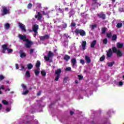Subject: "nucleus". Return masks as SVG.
<instances>
[{
	"instance_id": "52",
	"label": "nucleus",
	"mask_w": 124,
	"mask_h": 124,
	"mask_svg": "<svg viewBox=\"0 0 124 124\" xmlns=\"http://www.w3.org/2000/svg\"><path fill=\"white\" fill-rule=\"evenodd\" d=\"M106 32V29L102 28V33H104Z\"/></svg>"
},
{
	"instance_id": "26",
	"label": "nucleus",
	"mask_w": 124,
	"mask_h": 124,
	"mask_svg": "<svg viewBox=\"0 0 124 124\" xmlns=\"http://www.w3.org/2000/svg\"><path fill=\"white\" fill-rule=\"evenodd\" d=\"M95 44H96V40H93L91 44V48H93L94 47Z\"/></svg>"
},
{
	"instance_id": "43",
	"label": "nucleus",
	"mask_w": 124,
	"mask_h": 124,
	"mask_svg": "<svg viewBox=\"0 0 124 124\" xmlns=\"http://www.w3.org/2000/svg\"><path fill=\"white\" fill-rule=\"evenodd\" d=\"M20 57L21 58H25V57H26V54L24 53H21L20 54Z\"/></svg>"
},
{
	"instance_id": "61",
	"label": "nucleus",
	"mask_w": 124,
	"mask_h": 124,
	"mask_svg": "<svg viewBox=\"0 0 124 124\" xmlns=\"http://www.w3.org/2000/svg\"><path fill=\"white\" fill-rule=\"evenodd\" d=\"M16 69H18L19 68V65H18V64H16Z\"/></svg>"
},
{
	"instance_id": "14",
	"label": "nucleus",
	"mask_w": 124,
	"mask_h": 124,
	"mask_svg": "<svg viewBox=\"0 0 124 124\" xmlns=\"http://www.w3.org/2000/svg\"><path fill=\"white\" fill-rule=\"evenodd\" d=\"M71 62L72 63V66L73 68H76V67H77V61H76V59H72Z\"/></svg>"
},
{
	"instance_id": "51",
	"label": "nucleus",
	"mask_w": 124,
	"mask_h": 124,
	"mask_svg": "<svg viewBox=\"0 0 124 124\" xmlns=\"http://www.w3.org/2000/svg\"><path fill=\"white\" fill-rule=\"evenodd\" d=\"M25 124H31V120H27Z\"/></svg>"
},
{
	"instance_id": "63",
	"label": "nucleus",
	"mask_w": 124,
	"mask_h": 124,
	"mask_svg": "<svg viewBox=\"0 0 124 124\" xmlns=\"http://www.w3.org/2000/svg\"><path fill=\"white\" fill-rule=\"evenodd\" d=\"M70 115H73L74 114V112H73L72 111H70Z\"/></svg>"
},
{
	"instance_id": "27",
	"label": "nucleus",
	"mask_w": 124,
	"mask_h": 124,
	"mask_svg": "<svg viewBox=\"0 0 124 124\" xmlns=\"http://www.w3.org/2000/svg\"><path fill=\"white\" fill-rule=\"evenodd\" d=\"M117 48H122V47H124V44L121 43H117Z\"/></svg>"
},
{
	"instance_id": "37",
	"label": "nucleus",
	"mask_w": 124,
	"mask_h": 124,
	"mask_svg": "<svg viewBox=\"0 0 124 124\" xmlns=\"http://www.w3.org/2000/svg\"><path fill=\"white\" fill-rule=\"evenodd\" d=\"M69 59H70V57H69V56L68 55H65L64 57V60H65L66 61H68Z\"/></svg>"
},
{
	"instance_id": "10",
	"label": "nucleus",
	"mask_w": 124,
	"mask_h": 124,
	"mask_svg": "<svg viewBox=\"0 0 124 124\" xmlns=\"http://www.w3.org/2000/svg\"><path fill=\"white\" fill-rule=\"evenodd\" d=\"M112 51L113 53H116L118 57H122L123 53L119 49H117L116 47H112Z\"/></svg>"
},
{
	"instance_id": "18",
	"label": "nucleus",
	"mask_w": 124,
	"mask_h": 124,
	"mask_svg": "<svg viewBox=\"0 0 124 124\" xmlns=\"http://www.w3.org/2000/svg\"><path fill=\"white\" fill-rule=\"evenodd\" d=\"M31 119H32V124H39L38 123V121H37V120H36V119L34 120V116H32Z\"/></svg>"
},
{
	"instance_id": "6",
	"label": "nucleus",
	"mask_w": 124,
	"mask_h": 124,
	"mask_svg": "<svg viewBox=\"0 0 124 124\" xmlns=\"http://www.w3.org/2000/svg\"><path fill=\"white\" fill-rule=\"evenodd\" d=\"M1 12V15H2V16H4V15H6V14H9V9H8L6 6L2 7Z\"/></svg>"
},
{
	"instance_id": "19",
	"label": "nucleus",
	"mask_w": 124,
	"mask_h": 124,
	"mask_svg": "<svg viewBox=\"0 0 124 124\" xmlns=\"http://www.w3.org/2000/svg\"><path fill=\"white\" fill-rule=\"evenodd\" d=\"M98 16L100 17L102 19H103V20L105 19V18H106V16H105V15L103 13H101V14H98Z\"/></svg>"
},
{
	"instance_id": "5",
	"label": "nucleus",
	"mask_w": 124,
	"mask_h": 124,
	"mask_svg": "<svg viewBox=\"0 0 124 124\" xmlns=\"http://www.w3.org/2000/svg\"><path fill=\"white\" fill-rule=\"evenodd\" d=\"M38 29H39L38 25L34 24L33 25L32 32L33 31L34 32V34H33L34 37H35L36 35H37V33H38V32H37V31H38Z\"/></svg>"
},
{
	"instance_id": "7",
	"label": "nucleus",
	"mask_w": 124,
	"mask_h": 124,
	"mask_svg": "<svg viewBox=\"0 0 124 124\" xmlns=\"http://www.w3.org/2000/svg\"><path fill=\"white\" fill-rule=\"evenodd\" d=\"M44 59L46 62H49V61H50V59H51L52 57L54 56V54L52 52L49 51L47 56L45 55V54H44Z\"/></svg>"
},
{
	"instance_id": "13",
	"label": "nucleus",
	"mask_w": 124,
	"mask_h": 124,
	"mask_svg": "<svg viewBox=\"0 0 124 124\" xmlns=\"http://www.w3.org/2000/svg\"><path fill=\"white\" fill-rule=\"evenodd\" d=\"M17 24L19 29H20L22 31H24V32L27 31V30H26V26L25 25L21 22H18Z\"/></svg>"
},
{
	"instance_id": "15",
	"label": "nucleus",
	"mask_w": 124,
	"mask_h": 124,
	"mask_svg": "<svg viewBox=\"0 0 124 124\" xmlns=\"http://www.w3.org/2000/svg\"><path fill=\"white\" fill-rule=\"evenodd\" d=\"M40 40L41 41H43L44 40H47L50 38V35L49 34H46L43 36L39 37Z\"/></svg>"
},
{
	"instance_id": "42",
	"label": "nucleus",
	"mask_w": 124,
	"mask_h": 124,
	"mask_svg": "<svg viewBox=\"0 0 124 124\" xmlns=\"http://www.w3.org/2000/svg\"><path fill=\"white\" fill-rule=\"evenodd\" d=\"M33 49H31V54H32V55H34V58H36V53L33 52Z\"/></svg>"
},
{
	"instance_id": "4",
	"label": "nucleus",
	"mask_w": 124,
	"mask_h": 124,
	"mask_svg": "<svg viewBox=\"0 0 124 124\" xmlns=\"http://www.w3.org/2000/svg\"><path fill=\"white\" fill-rule=\"evenodd\" d=\"M67 28V24L65 23H63L62 26H57L55 28V33H60L61 31H62V29H66Z\"/></svg>"
},
{
	"instance_id": "45",
	"label": "nucleus",
	"mask_w": 124,
	"mask_h": 124,
	"mask_svg": "<svg viewBox=\"0 0 124 124\" xmlns=\"http://www.w3.org/2000/svg\"><path fill=\"white\" fill-rule=\"evenodd\" d=\"M21 86L24 90L27 89V86H26L25 84H21Z\"/></svg>"
},
{
	"instance_id": "60",
	"label": "nucleus",
	"mask_w": 124,
	"mask_h": 124,
	"mask_svg": "<svg viewBox=\"0 0 124 124\" xmlns=\"http://www.w3.org/2000/svg\"><path fill=\"white\" fill-rule=\"evenodd\" d=\"M64 36L65 37H66V38H68V37H69V36L67 34H64Z\"/></svg>"
},
{
	"instance_id": "41",
	"label": "nucleus",
	"mask_w": 124,
	"mask_h": 124,
	"mask_svg": "<svg viewBox=\"0 0 124 124\" xmlns=\"http://www.w3.org/2000/svg\"><path fill=\"white\" fill-rule=\"evenodd\" d=\"M76 26V24H75V23L72 22L70 25V27L72 28H74V27H75Z\"/></svg>"
},
{
	"instance_id": "49",
	"label": "nucleus",
	"mask_w": 124,
	"mask_h": 124,
	"mask_svg": "<svg viewBox=\"0 0 124 124\" xmlns=\"http://www.w3.org/2000/svg\"><path fill=\"white\" fill-rule=\"evenodd\" d=\"M107 37H108V38H110V37H111V36H112V34L111 33H107Z\"/></svg>"
},
{
	"instance_id": "16",
	"label": "nucleus",
	"mask_w": 124,
	"mask_h": 124,
	"mask_svg": "<svg viewBox=\"0 0 124 124\" xmlns=\"http://www.w3.org/2000/svg\"><path fill=\"white\" fill-rule=\"evenodd\" d=\"M86 46H87V42L86 41H82L81 45L79 46V48L82 49V50H86Z\"/></svg>"
},
{
	"instance_id": "33",
	"label": "nucleus",
	"mask_w": 124,
	"mask_h": 124,
	"mask_svg": "<svg viewBox=\"0 0 124 124\" xmlns=\"http://www.w3.org/2000/svg\"><path fill=\"white\" fill-rule=\"evenodd\" d=\"M96 26H97L96 24H94V25H90V29H91V30H94V29L96 28Z\"/></svg>"
},
{
	"instance_id": "53",
	"label": "nucleus",
	"mask_w": 124,
	"mask_h": 124,
	"mask_svg": "<svg viewBox=\"0 0 124 124\" xmlns=\"http://www.w3.org/2000/svg\"><path fill=\"white\" fill-rule=\"evenodd\" d=\"M27 8L28 9H31V3L28 4Z\"/></svg>"
},
{
	"instance_id": "36",
	"label": "nucleus",
	"mask_w": 124,
	"mask_h": 124,
	"mask_svg": "<svg viewBox=\"0 0 124 124\" xmlns=\"http://www.w3.org/2000/svg\"><path fill=\"white\" fill-rule=\"evenodd\" d=\"M2 104H4V105H8V102L5 100H3L2 101Z\"/></svg>"
},
{
	"instance_id": "3",
	"label": "nucleus",
	"mask_w": 124,
	"mask_h": 124,
	"mask_svg": "<svg viewBox=\"0 0 124 124\" xmlns=\"http://www.w3.org/2000/svg\"><path fill=\"white\" fill-rule=\"evenodd\" d=\"M18 37L20 38V40H23L24 42H26L25 44V47H26V48H30V47L31 46V41L27 39V36H26V35L19 34Z\"/></svg>"
},
{
	"instance_id": "31",
	"label": "nucleus",
	"mask_w": 124,
	"mask_h": 124,
	"mask_svg": "<svg viewBox=\"0 0 124 124\" xmlns=\"http://www.w3.org/2000/svg\"><path fill=\"white\" fill-rule=\"evenodd\" d=\"M11 110V106L7 107L5 109V111L6 112V113H8V112H10Z\"/></svg>"
},
{
	"instance_id": "38",
	"label": "nucleus",
	"mask_w": 124,
	"mask_h": 124,
	"mask_svg": "<svg viewBox=\"0 0 124 124\" xmlns=\"http://www.w3.org/2000/svg\"><path fill=\"white\" fill-rule=\"evenodd\" d=\"M103 42L104 44H107L108 43V40H107V38H105L103 40Z\"/></svg>"
},
{
	"instance_id": "12",
	"label": "nucleus",
	"mask_w": 124,
	"mask_h": 124,
	"mask_svg": "<svg viewBox=\"0 0 124 124\" xmlns=\"http://www.w3.org/2000/svg\"><path fill=\"white\" fill-rule=\"evenodd\" d=\"M32 2L33 3V8H35V9H40L41 8V4L39 3H35V0H32Z\"/></svg>"
},
{
	"instance_id": "9",
	"label": "nucleus",
	"mask_w": 124,
	"mask_h": 124,
	"mask_svg": "<svg viewBox=\"0 0 124 124\" xmlns=\"http://www.w3.org/2000/svg\"><path fill=\"white\" fill-rule=\"evenodd\" d=\"M61 73H62V69H58L57 70L55 71V81H58L59 79H60Z\"/></svg>"
},
{
	"instance_id": "57",
	"label": "nucleus",
	"mask_w": 124,
	"mask_h": 124,
	"mask_svg": "<svg viewBox=\"0 0 124 124\" xmlns=\"http://www.w3.org/2000/svg\"><path fill=\"white\" fill-rule=\"evenodd\" d=\"M63 45L64 47H67V42H65L63 43Z\"/></svg>"
},
{
	"instance_id": "34",
	"label": "nucleus",
	"mask_w": 124,
	"mask_h": 124,
	"mask_svg": "<svg viewBox=\"0 0 124 124\" xmlns=\"http://www.w3.org/2000/svg\"><path fill=\"white\" fill-rule=\"evenodd\" d=\"M41 64V63H40V61H38L37 62V63H36V65H35V66H36V67L39 68V67H40Z\"/></svg>"
},
{
	"instance_id": "24",
	"label": "nucleus",
	"mask_w": 124,
	"mask_h": 124,
	"mask_svg": "<svg viewBox=\"0 0 124 124\" xmlns=\"http://www.w3.org/2000/svg\"><path fill=\"white\" fill-rule=\"evenodd\" d=\"M20 65H21L20 70H21V71H26V70H27V67H26V66L22 64Z\"/></svg>"
},
{
	"instance_id": "56",
	"label": "nucleus",
	"mask_w": 124,
	"mask_h": 124,
	"mask_svg": "<svg viewBox=\"0 0 124 124\" xmlns=\"http://www.w3.org/2000/svg\"><path fill=\"white\" fill-rule=\"evenodd\" d=\"M78 80H82V79H83V76L78 75Z\"/></svg>"
},
{
	"instance_id": "54",
	"label": "nucleus",
	"mask_w": 124,
	"mask_h": 124,
	"mask_svg": "<svg viewBox=\"0 0 124 124\" xmlns=\"http://www.w3.org/2000/svg\"><path fill=\"white\" fill-rule=\"evenodd\" d=\"M80 62L81 64H85V61L83 59L80 60Z\"/></svg>"
},
{
	"instance_id": "25",
	"label": "nucleus",
	"mask_w": 124,
	"mask_h": 124,
	"mask_svg": "<svg viewBox=\"0 0 124 124\" xmlns=\"http://www.w3.org/2000/svg\"><path fill=\"white\" fill-rule=\"evenodd\" d=\"M81 17H82V18H85V19H87L89 15L85 13H83L81 14Z\"/></svg>"
},
{
	"instance_id": "62",
	"label": "nucleus",
	"mask_w": 124,
	"mask_h": 124,
	"mask_svg": "<svg viewBox=\"0 0 124 124\" xmlns=\"http://www.w3.org/2000/svg\"><path fill=\"white\" fill-rule=\"evenodd\" d=\"M67 79H68V78H65L63 80L64 82H66Z\"/></svg>"
},
{
	"instance_id": "44",
	"label": "nucleus",
	"mask_w": 124,
	"mask_h": 124,
	"mask_svg": "<svg viewBox=\"0 0 124 124\" xmlns=\"http://www.w3.org/2000/svg\"><path fill=\"white\" fill-rule=\"evenodd\" d=\"M41 74H42V75H43V76H46V72H45V71H41Z\"/></svg>"
},
{
	"instance_id": "48",
	"label": "nucleus",
	"mask_w": 124,
	"mask_h": 124,
	"mask_svg": "<svg viewBox=\"0 0 124 124\" xmlns=\"http://www.w3.org/2000/svg\"><path fill=\"white\" fill-rule=\"evenodd\" d=\"M3 79H4V76H2V75H0V81H2V80H3Z\"/></svg>"
},
{
	"instance_id": "46",
	"label": "nucleus",
	"mask_w": 124,
	"mask_h": 124,
	"mask_svg": "<svg viewBox=\"0 0 124 124\" xmlns=\"http://www.w3.org/2000/svg\"><path fill=\"white\" fill-rule=\"evenodd\" d=\"M113 64H114V62H111L108 63V66H113Z\"/></svg>"
},
{
	"instance_id": "32",
	"label": "nucleus",
	"mask_w": 124,
	"mask_h": 124,
	"mask_svg": "<svg viewBox=\"0 0 124 124\" xmlns=\"http://www.w3.org/2000/svg\"><path fill=\"white\" fill-rule=\"evenodd\" d=\"M123 27V23H117L116 25V27L118 28V29H120Z\"/></svg>"
},
{
	"instance_id": "64",
	"label": "nucleus",
	"mask_w": 124,
	"mask_h": 124,
	"mask_svg": "<svg viewBox=\"0 0 124 124\" xmlns=\"http://www.w3.org/2000/svg\"><path fill=\"white\" fill-rule=\"evenodd\" d=\"M40 94H41V92H39V93H37V95L39 96L40 95Z\"/></svg>"
},
{
	"instance_id": "58",
	"label": "nucleus",
	"mask_w": 124,
	"mask_h": 124,
	"mask_svg": "<svg viewBox=\"0 0 124 124\" xmlns=\"http://www.w3.org/2000/svg\"><path fill=\"white\" fill-rule=\"evenodd\" d=\"M119 11L120 12H124V8H120L119 9Z\"/></svg>"
},
{
	"instance_id": "20",
	"label": "nucleus",
	"mask_w": 124,
	"mask_h": 124,
	"mask_svg": "<svg viewBox=\"0 0 124 124\" xmlns=\"http://www.w3.org/2000/svg\"><path fill=\"white\" fill-rule=\"evenodd\" d=\"M70 5L71 6H73V5H75V6H77V0H72L70 3Z\"/></svg>"
},
{
	"instance_id": "59",
	"label": "nucleus",
	"mask_w": 124,
	"mask_h": 124,
	"mask_svg": "<svg viewBox=\"0 0 124 124\" xmlns=\"http://www.w3.org/2000/svg\"><path fill=\"white\" fill-rule=\"evenodd\" d=\"M37 107H38V108L39 109H41V108H42V106H41V104H40V105H38L37 106Z\"/></svg>"
},
{
	"instance_id": "2",
	"label": "nucleus",
	"mask_w": 124,
	"mask_h": 124,
	"mask_svg": "<svg viewBox=\"0 0 124 124\" xmlns=\"http://www.w3.org/2000/svg\"><path fill=\"white\" fill-rule=\"evenodd\" d=\"M47 8H45V10L44 11L37 12V14L35 16V18L38 19V21L41 22V21L43 20L42 14L43 15H47V14H49V11H47ZM41 13H42V14H41Z\"/></svg>"
},
{
	"instance_id": "21",
	"label": "nucleus",
	"mask_w": 124,
	"mask_h": 124,
	"mask_svg": "<svg viewBox=\"0 0 124 124\" xmlns=\"http://www.w3.org/2000/svg\"><path fill=\"white\" fill-rule=\"evenodd\" d=\"M74 14H75V11H74L73 10H71L69 12V18H71V17H72V16H73V15H74Z\"/></svg>"
},
{
	"instance_id": "40",
	"label": "nucleus",
	"mask_w": 124,
	"mask_h": 124,
	"mask_svg": "<svg viewBox=\"0 0 124 124\" xmlns=\"http://www.w3.org/2000/svg\"><path fill=\"white\" fill-rule=\"evenodd\" d=\"M117 39V35H113L112 37V40L115 41Z\"/></svg>"
},
{
	"instance_id": "17",
	"label": "nucleus",
	"mask_w": 124,
	"mask_h": 124,
	"mask_svg": "<svg viewBox=\"0 0 124 124\" xmlns=\"http://www.w3.org/2000/svg\"><path fill=\"white\" fill-rule=\"evenodd\" d=\"M55 9L57 10V11H59V12H60V13H62V14L63 15V12L64 11V10L63 9H61L60 8H58V6H55Z\"/></svg>"
},
{
	"instance_id": "30",
	"label": "nucleus",
	"mask_w": 124,
	"mask_h": 124,
	"mask_svg": "<svg viewBox=\"0 0 124 124\" xmlns=\"http://www.w3.org/2000/svg\"><path fill=\"white\" fill-rule=\"evenodd\" d=\"M25 76L28 78H29V77H31V73H30V71H26L25 73Z\"/></svg>"
},
{
	"instance_id": "47",
	"label": "nucleus",
	"mask_w": 124,
	"mask_h": 124,
	"mask_svg": "<svg viewBox=\"0 0 124 124\" xmlns=\"http://www.w3.org/2000/svg\"><path fill=\"white\" fill-rule=\"evenodd\" d=\"M27 67L28 69H31V63L28 64Z\"/></svg>"
},
{
	"instance_id": "11",
	"label": "nucleus",
	"mask_w": 124,
	"mask_h": 124,
	"mask_svg": "<svg viewBox=\"0 0 124 124\" xmlns=\"http://www.w3.org/2000/svg\"><path fill=\"white\" fill-rule=\"evenodd\" d=\"M75 32L77 34H78V33H79L81 36H85V35H86V32L83 30L76 29Z\"/></svg>"
},
{
	"instance_id": "1",
	"label": "nucleus",
	"mask_w": 124,
	"mask_h": 124,
	"mask_svg": "<svg viewBox=\"0 0 124 124\" xmlns=\"http://www.w3.org/2000/svg\"><path fill=\"white\" fill-rule=\"evenodd\" d=\"M116 111L113 109H109L107 112L106 116L104 118H100L95 124H111L110 121L108 120L109 118H111L112 114H115Z\"/></svg>"
},
{
	"instance_id": "28",
	"label": "nucleus",
	"mask_w": 124,
	"mask_h": 124,
	"mask_svg": "<svg viewBox=\"0 0 124 124\" xmlns=\"http://www.w3.org/2000/svg\"><path fill=\"white\" fill-rule=\"evenodd\" d=\"M39 70V69L34 70V72L36 76H38V74L40 73V71Z\"/></svg>"
},
{
	"instance_id": "22",
	"label": "nucleus",
	"mask_w": 124,
	"mask_h": 124,
	"mask_svg": "<svg viewBox=\"0 0 124 124\" xmlns=\"http://www.w3.org/2000/svg\"><path fill=\"white\" fill-rule=\"evenodd\" d=\"M112 49H109L108 51L107 52V55L108 58H110L112 56Z\"/></svg>"
},
{
	"instance_id": "23",
	"label": "nucleus",
	"mask_w": 124,
	"mask_h": 124,
	"mask_svg": "<svg viewBox=\"0 0 124 124\" xmlns=\"http://www.w3.org/2000/svg\"><path fill=\"white\" fill-rule=\"evenodd\" d=\"M85 60L86 61V63H90V62H91V59L88 56H85Z\"/></svg>"
},
{
	"instance_id": "29",
	"label": "nucleus",
	"mask_w": 124,
	"mask_h": 124,
	"mask_svg": "<svg viewBox=\"0 0 124 124\" xmlns=\"http://www.w3.org/2000/svg\"><path fill=\"white\" fill-rule=\"evenodd\" d=\"M5 30H8L10 28V25L9 23H6L4 26Z\"/></svg>"
},
{
	"instance_id": "35",
	"label": "nucleus",
	"mask_w": 124,
	"mask_h": 124,
	"mask_svg": "<svg viewBox=\"0 0 124 124\" xmlns=\"http://www.w3.org/2000/svg\"><path fill=\"white\" fill-rule=\"evenodd\" d=\"M28 93H29V90H26V91L24 90L22 93V94L23 95H26V94H28Z\"/></svg>"
},
{
	"instance_id": "8",
	"label": "nucleus",
	"mask_w": 124,
	"mask_h": 124,
	"mask_svg": "<svg viewBox=\"0 0 124 124\" xmlns=\"http://www.w3.org/2000/svg\"><path fill=\"white\" fill-rule=\"evenodd\" d=\"M2 48H3L2 52L3 53V54L5 53L6 50H7L8 54H10V53H12V52H13V50L12 49H9L8 47H7V45H2Z\"/></svg>"
},
{
	"instance_id": "55",
	"label": "nucleus",
	"mask_w": 124,
	"mask_h": 124,
	"mask_svg": "<svg viewBox=\"0 0 124 124\" xmlns=\"http://www.w3.org/2000/svg\"><path fill=\"white\" fill-rule=\"evenodd\" d=\"M118 85L119 86H120V87H121V86H123V85H124V83L123 82V81H120L118 83Z\"/></svg>"
},
{
	"instance_id": "50",
	"label": "nucleus",
	"mask_w": 124,
	"mask_h": 124,
	"mask_svg": "<svg viewBox=\"0 0 124 124\" xmlns=\"http://www.w3.org/2000/svg\"><path fill=\"white\" fill-rule=\"evenodd\" d=\"M66 71H70L71 70V67H67L65 69Z\"/></svg>"
},
{
	"instance_id": "39",
	"label": "nucleus",
	"mask_w": 124,
	"mask_h": 124,
	"mask_svg": "<svg viewBox=\"0 0 124 124\" xmlns=\"http://www.w3.org/2000/svg\"><path fill=\"white\" fill-rule=\"evenodd\" d=\"M105 60V56L104 55H103L100 59V62H103Z\"/></svg>"
}]
</instances>
